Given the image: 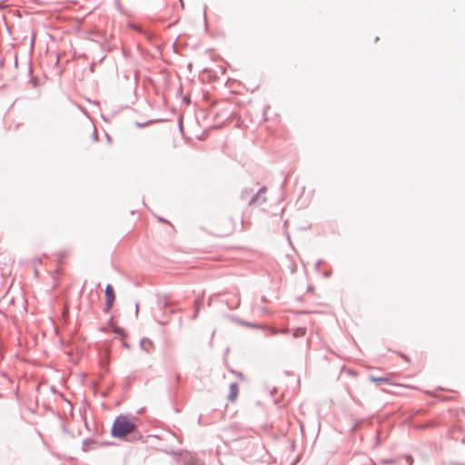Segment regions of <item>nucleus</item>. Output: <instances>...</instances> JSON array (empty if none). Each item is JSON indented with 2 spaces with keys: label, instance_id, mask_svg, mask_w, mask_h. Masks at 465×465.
<instances>
[{
  "label": "nucleus",
  "instance_id": "3",
  "mask_svg": "<svg viewBox=\"0 0 465 465\" xmlns=\"http://www.w3.org/2000/svg\"><path fill=\"white\" fill-rule=\"evenodd\" d=\"M370 381L372 382H375L377 385L380 384H389V385H394L395 383L392 381V380L389 377H374L371 376Z\"/></svg>",
  "mask_w": 465,
  "mask_h": 465
},
{
  "label": "nucleus",
  "instance_id": "4",
  "mask_svg": "<svg viewBox=\"0 0 465 465\" xmlns=\"http://www.w3.org/2000/svg\"><path fill=\"white\" fill-rule=\"evenodd\" d=\"M239 393V387L237 383H232L230 386V394H229V400L231 401H234L238 396Z\"/></svg>",
  "mask_w": 465,
  "mask_h": 465
},
{
  "label": "nucleus",
  "instance_id": "2",
  "mask_svg": "<svg viewBox=\"0 0 465 465\" xmlns=\"http://www.w3.org/2000/svg\"><path fill=\"white\" fill-rule=\"evenodd\" d=\"M105 299H106L105 310L109 311L112 308L114 299H115L114 291L112 285H110V284H108L105 288Z\"/></svg>",
  "mask_w": 465,
  "mask_h": 465
},
{
  "label": "nucleus",
  "instance_id": "5",
  "mask_svg": "<svg viewBox=\"0 0 465 465\" xmlns=\"http://www.w3.org/2000/svg\"><path fill=\"white\" fill-rule=\"evenodd\" d=\"M305 329L304 328H299L297 330L294 331L293 332V336L294 337H301V336H303L305 335Z\"/></svg>",
  "mask_w": 465,
  "mask_h": 465
},
{
  "label": "nucleus",
  "instance_id": "1",
  "mask_svg": "<svg viewBox=\"0 0 465 465\" xmlns=\"http://www.w3.org/2000/svg\"><path fill=\"white\" fill-rule=\"evenodd\" d=\"M135 428L134 423L126 417H118L113 425L112 434L114 437L123 438L132 432Z\"/></svg>",
  "mask_w": 465,
  "mask_h": 465
}]
</instances>
